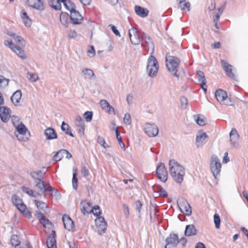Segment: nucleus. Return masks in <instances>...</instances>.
Wrapping results in <instances>:
<instances>
[{
  "mask_svg": "<svg viewBox=\"0 0 248 248\" xmlns=\"http://www.w3.org/2000/svg\"><path fill=\"white\" fill-rule=\"evenodd\" d=\"M221 168V164L220 160L217 156H212V161L210 164V169L215 179L217 178V175H219Z\"/></svg>",
  "mask_w": 248,
  "mask_h": 248,
  "instance_id": "obj_8",
  "label": "nucleus"
},
{
  "mask_svg": "<svg viewBox=\"0 0 248 248\" xmlns=\"http://www.w3.org/2000/svg\"><path fill=\"white\" fill-rule=\"evenodd\" d=\"M81 172L85 177L89 175V171L86 167L83 165H82Z\"/></svg>",
  "mask_w": 248,
  "mask_h": 248,
  "instance_id": "obj_58",
  "label": "nucleus"
},
{
  "mask_svg": "<svg viewBox=\"0 0 248 248\" xmlns=\"http://www.w3.org/2000/svg\"><path fill=\"white\" fill-rule=\"evenodd\" d=\"M178 2V8H180L182 11H189L190 6L189 2H186L185 0H177Z\"/></svg>",
  "mask_w": 248,
  "mask_h": 248,
  "instance_id": "obj_31",
  "label": "nucleus"
},
{
  "mask_svg": "<svg viewBox=\"0 0 248 248\" xmlns=\"http://www.w3.org/2000/svg\"><path fill=\"white\" fill-rule=\"evenodd\" d=\"M77 36V32L75 31H70L68 34L69 39H73L76 37Z\"/></svg>",
  "mask_w": 248,
  "mask_h": 248,
  "instance_id": "obj_64",
  "label": "nucleus"
},
{
  "mask_svg": "<svg viewBox=\"0 0 248 248\" xmlns=\"http://www.w3.org/2000/svg\"><path fill=\"white\" fill-rule=\"evenodd\" d=\"M156 173L160 181L163 183L167 181L168 173L164 163L161 162L157 165L156 169Z\"/></svg>",
  "mask_w": 248,
  "mask_h": 248,
  "instance_id": "obj_10",
  "label": "nucleus"
},
{
  "mask_svg": "<svg viewBox=\"0 0 248 248\" xmlns=\"http://www.w3.org/2000/svg\"><path fill=\"white\" fill-rule=\"evenodd\" d=\"M16 43L20 45L21 46L24 47L26 45V42L25 40L20 36H17L14 39Z\"/></svg>",
  "mask_w": 248,
  "mask_h": 248,
  "instance_id": "obj_52",
  "label": "nucleus"
},
{
  "mask_svg": "<svg viewBox=\"0 0 248 248\" xmlns=\"http://www.w3.org/2000/svg\"><path fill=\"white\" fill-rule=\"evenodd\" d=\"M144 32H140L136 28H132L129 30L128 35L131 42L134 45H139L143 40Z\"/></svg>",
  "mask_w": 248,
  "mask_h": 248,
  "instance_id": "obj_5",
  "label": "nucleus"
},
{
  "mask_svg": "<svg viewBox=\"0 0 248 248\" xmlns=\"http://www.w3.org/2000/svg\"><path fill=\"white\" fill-rule=\"evenodd\" d=\"M30 75L29 80L32 82H35L38 79L37 74L34 73H29Z\"/></svg>",
  "mask_w": 248,
  "mask_h": 248,
  "instance_id": "obj_61",
  "label": "nucleus"
},
{
  "mask_svg": "<svg viewBox=\"0 0 248 248\" xmlns=\"http://www.w3.org/2000/svg\"><path fill=\"white\" fill-rule=\"evenodd\" d=\"M208 135L206 133H200L196 136V142L197 147H199L202 145L203 142L208 138Z\"/></svg>",
  "mask_w": 248,
  "mask_h": 248,
  "instance_id": "obj_28",
  "label": "nucleus"
},
{
  "mask_svg": "<svg viewBox=\"0 0 248 248\" xmlns=\"http://www.w3.org/2000/svg\"><path fill=\"white\" fill-rule=\"evenodd\" d=\"M11 120L13 124L14 125V126L16 127V126L18 125L17 124L19 122V118L17 116L13 115L11 117Z\"/></svg>",
  "mask_w": 248,
  "mask_h": 248,
  "instance_id": "obj_60",
  "label": "nucleus"
},
{
  "mask_svg": "<svg viewBox=\"0 0 248 248\" xmlns=\"http://www.w3.org/2000/svg\"><path fill=\"white\" fill-rule=\"evenodd\" d=\"M108 27H109L113 31V32L115 34V35L118 36H120V33L119 31L117 30L116 26L110 24Z\"/></svg>",
  "mask_w": 248,
  "mask_h": 248,
  "instance_id": "obj_59",
  "label": "nucleus"
},
{
  "mask_svg": "<svg viewBox=\"0 0 248 248\" xmlns=\"http://www.w3.org/2000/svg\"><path fill=\"white\" fill-rule=\"evenodd\" d=\"M166 66L168 70L172 73V74L179 78V75L177 74L178 66L180 64V59L176 56H168L166 58Z\"/></svg>",
  "mask_w": 248,
  "mask_h": 248,
  "instance_id": "obj_2",
  "label": "nucleus"
},
{
  "mask_svg": "<svg viewBox=\"0 0 248 248\" xmlns=\"http://www.w3.org/2000/svg\"><path fill=\"white\" fill-rule=\"evenodd\" d=\"M82 74L86 79H91L94 75L93 72L90 69L85 68L82 71Z\"/></svg>",
  "mask_w": 248,
  "mask_h": 248,
  "instance_id": "obj_38",
  "label": "nucleus"
},
{
  "mask_svg": "<svg viewBox=\"0 0 248 248\" xmlns=\"http://www.w3.org/2000/svg\"><path fill=\"white\" fill-rule=\"evenodd\" d=\"M80 204L82 206V207L81 208V212L84 215H88L91 213L89 212V208L85 205V202H81Z\"/></svg>",
  "mask_w": 248,
  "mask_h": 248,
  "instance_id": "obj_46",
  "label": "nucleus"
},
{
  "mask_svg": "<svg viewBox=\"0 0 248 248\" xmlns=\"http://www.w3.org/2000/svg\"><path fill=\"white\" fill-rule=\"evenodd\" d=\"M62 151L63 149L57 152L53 156V160L56 162L60 161L64 156V153Z\"/></svg>",
  "mask_w": 248,
  "mask_h": 248,
  "instance_id": "obj_39",
  "label": "nucleus"
},
{
  "mask_svg": "<svg viewBox=\"0 0 248 248\" xmlns=\"http://www.w3.org/2000/svg\"><path fill=\"white\" fill-rule=\"evenodd\" d=\"M197 234V230L194 225H186L185 231V235L187 236L195 235Z\"/></svg>",
  "mask_w": 248,
  "mask_h": 248,
  "instance_id": "obj_27",
  "label": "nucleus"
},
{
  "mask_svg": "<svg viewBox=\"0 0 248 248\" xmlns=\"http://www.w3.org/2000/svg\"><path fill=\"white\" fill-rule=\"evenodd\" d=\"M141 46L144 48L145 50L148 52L151 49L152 51L151 54H153L154 52V45L153 41L149 35L143 33V40L142 41Z\"/></svg>",
  "mask_w": 248,
  "mask_h": 248,
  "instance_id": "obj_11",
  "label": "nucleus"
},
{
  "mask_svg": "<svg viewBox=\"0 0 248 248\" xmlns=\"http://www.w3.org/2000/svg\"><path fill=\"white\" fill-rule=\"evenodd\" d=\"M37 4H34V9L42 11L45 9L43 2L41 0H34Z\"/></svg>",
  "mask_w": 248,
  "mask_h": 248,
  "instance_id": "obj_48",
  "label": "nucleus"
},
{
  "mask_svg": "<svg viewBox=\"0 0 248 248\" xmlns=\"http://www.w3.org/2000/svg\"><path fill=\"white\" fill-rule=\"evenodd\" d=\"M56 232L52 230L51 234L48 236L46 239V245L48 248H56Z\"/></svg>",
  "mask_w": 248,
  "mask_h": 248,
  "instance_id": "obj_21",
  "label": "nucleus"
},
{
  "mask_svg": "<svg viewBox=\"0 0 248 248\" xmlns=\"http://www.w3.org/2000/svg\"><path fill=\"white\" fill-rule=\"evenodd\" d=\"M35 183H36L35 186L44 194V197H46V193L47 191H54V195L55 196H57L59 194L57 189L53 187L49 184L44 182L42 180L41 181H35Z\"/></svg>",
  "mask_w": 248,
  "mask_h": 248,
  "instance_id": "obj_7",
  "label": "nucleus"
},
{
  "mask_svg": "<svg viewBox=\"0 0 248 248\" xmlns=\"http://www.w3.org/2000/svg\"><path fill=\"white\" fill-rule=\"evenodd\" d=\"M124 122L126 125H130L131 124V119L130 114L127 113L124 115Z\"/></svg>",
  "mask_w": 248,
  "mask_h": 248,
  "instance_id": "obj_54",
  "label": "nucleus"
},
{
  "mask_svg": "<svg viewBox=\"0 0 248 248\" xmlns=\"http://www.w3.org/2000/svg\"><path fill=\"white\" fill-rule=\"evenodd\" d=\"M75 124L77 127L79 126H83V125L85 124V122L82 118L78 115L76 117Z\"/></svg>",
  "mask_w": 248,
  "mask_h": 248,
  "instance_id": "obj_53",
  "label": "nucleus"
},
{
  "mask_svg": "<svg viewBox=\"0 0 248 248\" xmlns=\"http://www.w3.org/2000/svg\"><path fill=\"white\" fill-rule=\"evenodd\" d=\"M194 117L196 118L195 119L196 123L200 126H204L206 124L205 118L203 117H202L200 116H196L194 115Z\"/></svg>",
  "mask_w": 248,
  "mask_h": 248,
  "instance_id": "obj_43",
  "label": "nucleus"
},
{
  "mask_svg": "<svg viewBox=\"0 0 248 248\" xmlns=\"http://www.w3.org/2000/svg\"><path fill=\"white\" fill-rule=\"evenodd\" d=\"M83 17L78 11L70 12V22L73 25H79L82 23Z\"/></svg>",
  "mask_w": 248,
  "mask_h": 248,
  "instance_id": "obj_13",
  "label": "nucleus"
},
{
  "mask_svg": "<svg viewBox=\"0 0 248 248\" xmlns=\"http://www.w3.org/2000/svg\"><path fill=\"white\" fill-rule=\"evenodd\" d=\"M220 64L222 68L225 71L227 75L232 79H235V76L232 73V66L223 60H220Z\"/></svg>",
  "mask_w": 248,
  "mask_h": 248,
  "instance_id": "obj_19",
  "label": "nucleus"
},
{
  "mask_svg": "<svg viewBox=\"0 0 248 248\" xmlns=\"http://www.w3.org/2000/svg\"><path fill=\"white\" fill-rule=\"evenodd\" d=\"M230 142L232 146L236 147L238 145L239 135L235 128H232L229 134Z\"/></svg>",
  "mask_w": 248,
  "mask_h": 248,
  "instance_id": "obj_18",
  "label": "nucleus"
},
{
  "mask_svg": "<svg viewBox=\"0 0 248 248\" xmlns=\"http://www.w3.org/2000/svg\"><path fill=\"white\" fill-rule=\"evenodd\" d=\"M49 5L55 10H61L62 5L58 0H50L48 1Z\"/></svg>",
  "mask_w": 248,
  "mask_h": 248,
  "instance_id": "obj_36",
  "label": "nucleus"
},
{
  "mask_svg": "<svg viewBox=\"0 0 248 248\" xmlns=\"http://www.w3.org/2000/svg\"><path fill=\"white\" fill-rule=\"evenodd\" d=\"M30 176L35 180V181H41L43 178V174L41 170L31 171L30 173Z\"/></svg>",
  "mask_w": 248,
  "mask_h": 248,
  "instance_id": "obj_35",
  "label": "nucleus"
},
{
  "mask_svg": "<svg viewBox=\"0 0 248 248\" xmlns=\"http://www.w3.org/2000/svg\"><path fill=\"white\" fill-rule=\"evenodd\" d=\"M123 206H124V213L125 216V217L126 218H128L130 215L129 207H128V205L126 204H124Z\"/></svg>",
  "mask_w": 248,
  "mask_h": 248,
  "instance_id": "obj_63",
  "label": "nucleus"
},
{
  "mask_svg": "<svg viewBox=\"0 0 248 248\" xmlns=\"http://www.w3.org/2000/svg\"><path fill=\"white\" fill-rule=\"evenodd\" d=\"M35 183H36L35 186L44 194V197H46V193L47 191H54V195L55 196H57L59 194L57 189L53 187L49 184L44 182L42 180L41 181H35Z\"/></svg>",
  "mask_w": 248,
  "mask_h": 248,
  "instance_id": "obj_6",
  "label": "nucleus"
},
{
  "mask_svg": "<svg viewBox=\"0 0 248 248\" xmlns=\"http://www.w3.org/2000/svg\"><path fill=\"white\" fill-rule=\"evenodd\" d=\"M21 190H22L23 192L27 193V194L31 196L33 194L34 191L32 189L29 188L28 187L23 186L21 188Z\"/></svg>",
  "mask_w": 248,
  "mask_h": 248,
  "instance_id": "obj_56",
  "label": "nucleus"
},
{
  "mask_svg": "<svg viewBox=\"0 0 248 248\" xmlns=\"http://www.w3.org/2000/svg\"><path fill=\"white\" fill-rule=\"evenodd\" d=\"M220 218L218 214H215L214 215V222L215 225V227L217 229H219L220 227Z\"/></svg>",
  "mask_w": 248,
  "mask_h": 248,
  "instance_id": "obj_45",
  "label": "nucleus"
},
{
  "mask_svg": "<svg viewBox=\"0 0 248 248\" xmlns=\"http://www.w3.org/2000/svg\"><path fill=\"white\" fill-rule=\"evenodd\" d=\"M62 220L65 229L68 231H74V222L68 215L66 214L63 215Z\"/></svg>",
  "mask_w": 248,
  "mask_h": 248,
  "instance_id": "obj_16",
  "label": "nucleus"
},
{
  "mask_svg": "<svg viewBox=\"0 0 248 248\" xmlns=\"http://www.w3.org/2000/svg\"><path fill=\"white\" fill-rule=\"evenodd\" d=\"M144 132L150 137H155L158 133V127L154 124H152L146 123L144 127Z\"/></svg>",
  "mask_w": 248,
  "mask_h": 248,
  "instance_id": "obj_14",
  "label": "nucleus"
},
{
  "mask_svg": "<svg viewBox=\"0 0 248 248\" xmlns=\"http://www.w3.org/2000/svg\"><path fill=\"white\" fill-rule=\"evenodd\" d=\"M22 96V92L20 90H18L16 91L11 96V100L15 106H18Z\"/></svg>",
  "mask_w": 248,
  "mask_h": 248,
  "instance_id": "obj_25",
  "label": "nucleus"
},
{
  "mask_svg": "<svg viewBox=\"0 0 248 248\" xmlns=\"http://www.w3.org/2000/svg\"><path fill=\"white\" fill-rule=\"evenodd\" d=\"M18 210L29 218L32 216L31 212L27 208L25 204L21 205Z\"/></svg>",
  "mask_w": 248,
  "mask_h": 248,
  "instance_id": "obj_37",
  "label": "nucleus"
},
{
  "mask_svg": "<svg viewBox=\"0 0 248 248\" xmlns=\"http://www.w3.org/2000/svg\"><path fill=\"white\" fill-rule=\"evenodd\" d=\"M46 136V140H52L58 138V135L56 130L52 127L47 128L44 132Z\"/></svg>",
  "mask_w": 248,
  "mask_h": 248,
  "instance_id": "obj_22",
  "label": "nucleus"
},
{
  "mask_svg": "<svg viewBox=\"0 0 248 248\" xmlns=\"http://www.w3.org/2000/svg\"><path fill=\"white\" fill-rule=\"evenodd\" d=\"M89 212L93 213L94 216L97 217H101V211L100 207L98 205H95L90 210Z\"/></svg>",
  "mask_w": 248,
  "mask_h": 248,
  "instance_id": "obj_42",
  "label": "nucleus"
},
{
  "mask_svg": "<svg viewBox=\"0 0 248 248\" xmlns=\"http://www.w3.org/2000/svg\"><path fill=\"white\" fill-rule=\"evenodd\" d=\"M180 101L181 103L182 106L184 108H186L188 104L187 99L186 97L183 96L180 97Z\"/></svg>",
  "mask_w": 248,
  "mask_h": 248,
  "instance_id": "obj_57",
  "label": "nucleus"
},
{
  "mask_svg": "<svg viewBox=\"0 0 248 248\" xmlns=\"http://www.w3.org/2000/svg\"><path fill=\"white\" fill-rule=\"evenodd\" d=\"M11 201L12 203L16 206L18 210L20 208L21 205L25 204L22 200L16 195H13L12 196Z\"/></svg>",
  "mask_w": 248,
  "mask_h": 248,
  "instance_id": "obj_30",
  "label": "nucleus"
},
{
  "mask_svg": "<svg viewBox=\"0 0 248 248\" xmlns=\"http://www.w3.org/2000/svg\"><path fill=\"white\" fill-rule=\"evenodd\" d=\"M136 210L138 211L139 217H140L141 210L142 208L143 204L140 200H137L135 202Z\"/></svg>",
  "mask_w": 248,
  "mask_h": 248,
  "instance_id": "obj_51",
  "label": "nucleus"
},
{
  "mask_svg": "<svg viewBox=\"0 0 248 248\" xmlns=\"http://www.w3.org/2000/svg\"><path fill=\"white\" fill-rule=\"evenodd\" d=\"M36 214L37 217L39 220V222L44 227H46V225L52 224V223L50 222V221L47 218H46V217L42 213L38 210H37L36 211Z\"/></svg>",
  "mask_w": 248,
  "mask_h": 248,
  "instance_id": "obj_23",
  "label": "nucleus"
},
{
  "mask_svg": "<svg viewBox=\"0 0 248 248\" xmlns=\"http://www.w3.org/2000/svg\"><path fill=\"white\" fill-rule=\"evenodd\" d=\"M159 68L158 62L156 58L152 54L148 59L146 71L148 76L151 78L156 76Z\"/></svg>",
  "mask_w": 248,
  "mask_h": 248,
  "instance_id": "obj_3",
  "label": "nucleus"
},
{
  "mask_svg": "<svg viewBox=\"0 0 248 248\" xmlns=\"http://www.w3.org/2000/svg\"><path fill=\"white\" fill-rule=\"evenodd\" d=\"M15 127L16 131H17L20 135L19 137L16 135L17 139L21 141H26L28 138H24L22 137V136L25 135L27 131H28L29 134L30 135V132L28 131V128L26 127L25 124L23 123H21L17 125Z\"/></svg>",
  "mask_w": 248,
  "mask_h": 248,
  "instance_id": "obj_17",
  "label": "nucleus"
},
{
  "mask_svg": "<svg viewBox=\"0 0 248 248\" xmlns=\"http://www.w3.org/2000/svg\"><path fill=\"white\" fill-rule=\"evenodd\" d=\"M215 97L221 104L231 106L233 103V101L227 96V93L222 89H218L216 91Z\"/></svg>",
  "mask_w": 248,
  "mask_h": 248,
  "instance_id": "obj_4",
  "label": "nucleus"
},
{
  "mask_svg": "<svg viewBox=\"0 0 248 248\" xmlns=\"http://www.w3.org/2000/svg\"><path fill=\"white\" fill-rule=\"evenodd\" d=\"M93 115L92 111H87L84 113L83 117L87 122H90L92 120Z\"/></svg>",
  "mask_w": 248,
  "mask_h": 248,
  "instance_id": "obj_49",
  "label": "nucleus"
},
{
  "mask_svg": "<svg viewBox=\"0 0 248 248\" xmlns=\"http://www.w3.org/2000/svg\"><path fill=\"white\" fill-rule=\"evenodd\" d=\"M95 223L98 232L100 234L105 233L107 228V223L105 218L102 217H97L95 219Z\"/></svg>",
  "mask_w": 248,
  "mask_h": 248,
  "instance_id": "obj_15",
  "label": "nucleus"
},
{
  "mask_svg": "<svg viewBox=\"0 0 248 248\" xmlns=\"http://www.w3.org/2000/svg\"><path fill=\"white\" fill-rule=\"evenodd\" d=\"M61 129L62 131L64 132L66 135H68L72 137H74V134L71 131V127L64 121L62 122Z\"/></svg>",
  "mask_w": 248,
  "mask_h": 248,
  "instance_id": "obj_33",
  "label": "nucleus"
},
{
  "mask_svg": "<svg viewBox=\"0 0 248 248\" xmlns=\"http://www.w3.org/2000/svg\"><path fill=\"white\" fill-rule=\"evenodd\" d=\"M177 203L181 212L188 216L191 215V207L186 199L180 198L177 200Z\"/></svg>",
  "mask_w": 248,
  "mask_h": 248,
  "instance_id": "obj_9",
  "label": "nucleus"
},
{
  "mask_svg": "<svg viewBox=\"0 0 248 248\" xmlns=\"http://www.w3.org/2000/svg\"><path fill=\"white\" fill-rule=\"evenodd\" d=\"M115 133H116V139H117V140L118 141L120 146H121V147L122 149H124V150H125V145H124V143L123 142V141H122V138L120 136V132H119L118 129H115Z\"/></svg>",
  "mask_w": 248,
  "mask_h": 248,
  "instance_id": "obj_44",
  "label": "nucleus"
},
{
  "mask_svg": "<svg viewBox=\"0 0 248 248\" xmlns=\"http://www.w3.org/2000/svg\"><path fill=\"white\" fill-rule=\"evenodd\" d=\"M100 105L103 110H106L107 108L109 106V103L105 99H102L100 101Z\"/></svg>",
  "mask_w": 248,
  "mask_h": 248,
  "instance_id": "obj_55",
  "label": "nucleus"
},
{
  "mask_svg": "<svg viewBox=\"0 0 248 248\" xmlns=\"http://www.w3.org/2000/svg\"><path fill=\"white\" fill-rule=\"evenodd\" d=\"M21 17L22 18L24 23L26 27H30L31 24V21L26 11L22 10L21 13Z\"/></svg>",
  "mask_w": 248,
  "mask_h": 248,
  "instance_id": "obj_32",
  "label": "nucleus"
},
{
  "mask_svg": "<svg viewBox=\"0 0 248 248\" xmlns=\"http://www.w3.org/2000/svg\"><path fill=\"white\" fill-rule=\"evenodd\" d=\"M11 110L7 107H0V117L2 122L6 123L10 117Z\"/></svg>",
  "mask_w": 248,
  "mask_h": 248,
  "instance_id": "obj_20",
  "label": "nucleus"
},
{
  "mask_svg": "<svg viewBox=\"0 0 248 248\" xmlns=\"http://www.w3.org/2000/svg\"><path fill=\"white\" fill-rule=\"evenodd\" d=\"M34 202L38 209L45 211L46 209L47 208L46 203L43 202L35 200L34 201Z\"/></svg>",
  "mask_w": 248,
  "mask_h": 248,
  "instance_id": "obj_41",
  "label": "nucleus"
},
{
  "mask_svg": "<svg viewBox=\"0 0 248 248\" xmlns=\"http://www.w3.org/2000/svg\"><path fill=\"white\" fill-rule=\"evenodd\" d=\"M88 56L93 57L95 55V51L93 46H91V48L88 50Z\"/></svg>",
  "mask_w": 248,
  "mask_h": 248,
  "instance_id": "obj_62",
  "label": "nucleus"
},
{
  "mask_svg": "<svg viewBox=\"0 0 248 248\" xmlns=\"http://www.w3.org/2000/svg\"><path fill=\"white\" fill-rule=\"evenodd\" d=\"M78 179L76 172H73L72 178V186L74 189L77 190L78 186Z\"/></svg>",
  "mask_w": 248,
  "mask_h": 248,
  "instance_id": "obj_47",
  "label": "nucleus"
},
{
  "mask_svg": "<svg viewBox=\"0 0 248 248\" xmlns=\"http://www.w3.org/2000/svg\"><path fill=\"white\" fill-rule=\"evenodd\" d=\"M196 74L198 81L200 84L206 83V80L205 78L204 74L202 71L199 70L197 72Z\"/></svg>",
  "mask_w": 248,
  "mask_h": 248,
  "instance_id": "obj_40",
  "label": "nucleus"
},
{
  "mask_svg": "<svg viewBox=\"0 0 248 248\" xmlns=\"http://www.w3.org/2000/svg\"><path fill=\"white\" fill-rule=\"evenodd\" d=\"M70 18V16L66 12H62L60 15V21L61 23L65 27H68V20Z\"/></svg>",
  "mask_w": 248,
  "mask_h": 248,
  "instance_id": "obj_34",
  "label": "nucleus"
},
{
  "mask_svg": "<svg viewBox=\"0 0 248 248\" xmlns=\"http://www.w3.org/2000/svg\"><path fill=\"white\" fill-rule=\"evenodd\" d=\"M169 171L174 181L181 184L185 174L184 168L174 159H170L169 162Z\"/></svg>",
  "mask_w": 248,
  "mask_h": 248,
  "instance_id": "obj_1",
  "label": "nucleus"
},
{
  "mask_svg": "<svg viewBox=\"0 0 248 248\" xmlns=\"http://www.w3.org/2000/svg\"><path fill=\"white\" fill-rule=\"evenodd\" d=\"M135 12L136 14L141 17H145L148 16L149 11L140 6H136L135 7Z\"/></svg>",
  "mask_w": 248,
  "mask_h": 248,
  "instance_id": "obj_24",
  "label": "nucleus"
},
{
  "mask_svg": "<svg viewBox=\"0 0 248 248\" xmlns=\"http://www.w3.org/2000/svg\"><path fill=\"white\" fill-rule=\"evenodd\" d=\"M152 188L154 192L159 193V196L164 198L168 197L167 191L161 186L159 185L154 186Z\"/></svg>",
  "mask_w": 248,
  "mask_h": 248,
  "instance_id": "obj_26",
  "label": "nucleus"
},
{
  "mask_svg": "<svg viewBox=\"0 0 248 248\" xmlns=\"http://www.w3.org/2000/svg\"><path fill=\"white\" fill-rule=\"evenodd\" d=\"M166 244L165 248H176L179 242L178 236L177 234L170 233L165 239Z\"/></svg>",
  "mask_w": 248,
  "mask_h": 248,
  "instance_id": "obj_12",
  "label": "nucleus"
},
{
  "mask_svg": "<svg viewBox=\"0 0 248 248\" xmlns=\"http://www.w3.org/2000/svg\"><path fill=\"white\" fill-rule=\"evenodd\" d=\"M12 50L22 60H25L27 59V56L25 54L24 50L18 45H16V46H14Z\"/></svg>",
  "mask_w": 248,
  "mask_h": 248,
  "instance_id": "obj_29",
  "label": "nucleus"
},
{
  "mask_svg": "<svg viewBox=\"0 0 248 248\" xmlns=\"http://www.w3.org/2000/svg\"><path fill=\"white\" fill-rule=\"evenodd\" d=\"M10 80L4 76L0 75V86L6 87L8 85Z\"/></svg>",
  "mask_w": 248,
  "mask_h": 248,
  "instance_id": "obj_50",
  "label": "nucleus"
}]
</instances>
